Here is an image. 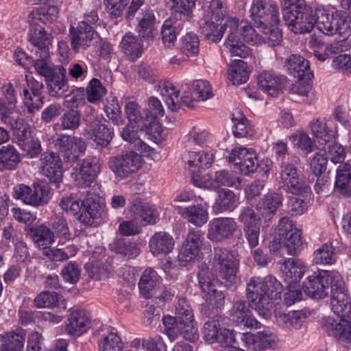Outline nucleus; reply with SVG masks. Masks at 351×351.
Listing matches in <instances>:
<instances>
[{"instance_id":"1","label":"nucleus","mask_w":351,"mask_h":351,"mask_svg":"<svg viewBox=\"0 0 351 351\" xmlns=\"http://www.w3.org/2000/svg\"><path fill=\"white\" fill-rule=\"evenodd\" d=\"M330 298L331 309L340 321L328 319L324 326V330L328 335L344 341L343 346L348 351H351V302L341 277L338 282L333 284Z\"/></svg>"},{"instance_id":"2","label":"nucleus","mask_w":351,"mask_h":351,"mask_svg":"<svg viewBox=\"0 0 351 351\" xmlns=\"http://www.w3.org/2000/svg\"><path fill=\"white\" fill-rule=\"evenodd\" d=\"M281 293V283L272 276H267L263 280L254 276L250 278L246 288L249 305L259 316L266 319L271 315L272 301L280 298Z\"/></svg>"},{"instance_id":"3","label":"nucleus","mask_w":351,"mask_h":351,"mask_svg":"<svg viewBox=\"0 0 351 351\" xmlns=\"http://www.w3.org/2000/svg\"><path fill=\"white\" fill-rule=\"evenodd\" d=\"M172 10L171 17L165 21L162 29V40L167 47L174 45L177 35L186 22L193 16L195 0H168Z\"/></svg>"},{"instance_id":"4","label":"nucleus","mask_w":351,"mask_h":351,"mask_svg":"<svg viewBox=\"0 0 351 351\" xmlns=\"http://www.w3.org/2000/svg\"><path fill=\"white\" fill-rule=\"evenodd\" d=\"M59 205L62 210L77 215L78 220L86 225H91L93 219L98 218L103 210L101 197L90 191H86V196L82 201L68 196L63 197Z\"/></svg>"},{"instance_id":"5","label":"nucleus","mask_w":351,"mask_h":351,"mask_svg":"<svg viewBox=\"0 0 351 351\" xmlns=\"http://www.w3.org/2000/svg\"><path fill=\"white\" fill-rule=\"evenodd\" d=\"M285 23L295 34H305L314 28L316 20L310 5L302 2L293 8L282 9Z\"/></svg>"},{"instance_id":"6","label":"nucleus","mask_w":351,"mask_h":351,"mask_svg":"<svg viewBox=\"0 0 351 351\" xmlns=\"http://www.w3.org/2000/svg\"><path fill=\"white\" fill-rule=\"evenodd\" d=\"M341 276L336 272L322 270L314 272L309 276L303 283V290L309 297L320 299L327 295L329 285L332 288L333 284L338 282Z\"/></svg>"},{"instance_id":"7","label":"nucleus","mask_w":351,"mask_h":351,"mask_svg":"<svg viewBox=\"0 0 351 351\" xmlns=\"http://www.w3.org/2000/svg\"><path fill=\"white\" fill-rule=\"evenodd\" d=\"M142 162V158L138 153L129 151L110 158L108 166L117 178L124 180L138 171Z\"/></svg>"},{"instance_id":"8","label":"nucleus","mask_w":351,"mask_h":351,"mask_svg":"<svg viewBox=\"0 0 351 351\" xmlns=\"http://www.w3.org/2000/svg\"><path fill=\"white\" fill-rule=\"evenodd\" d=\"M213 263L222 278L230 282L236 281L240 264L237 253L226 248L215 247Z\"/></svg>"},{"instance_id":"9","label":"nucleus","mask_w":351,"mask_h":351,"mask_svg":"<svg viewBox=\"0 0 351 351\" xmlns=\"http://www.w3.org/2000/svg\"><path fill=\"white\" fill-rule=\"evenodd\" d=\"M250 12L258 27L274 26L280 22L279 8L274 0H253Z\"/></svg>"},{"instance_id":"10","label":"nucleus","mask_w":351,"mask_h":351,"mask_svg":"<svg viewBox=\"0 0 351 351\" xmlns=\"http://www.w3.org/2000/svg\"><path fill=\"white\" fill-rule=\"evenodd\" d=\"M279 180L288 193L304 196L311 191L302 172L293 164L287 162L281 165Z\"/></svg>"},{"instance_id":"11","label":"nucleus","mask_w":351,"mask_h":351,"mask_svg":"<svg viewBox=\"0 0 351 351\" xmlns=\"http://www.w3.org/2000/svg\"><path fill=\"white\" fill-rule=\"evenodd\" d=\"M98 34L86 21H80L76 26L69 28V37L72 51L74 53H83L92 44L95 36Z\"/></svg>"},{"instance_id":"12","label":"nucleus","mask_w":351,"mask_h":351,"mask_svg":"<svg viewBox=\"0 0 351 351\" xmlns=\"http://www.w3.org/2000/svg\"><path fill=\"white\" fill-rule=\"evenodd\" d=\"M1 91L5 99L8 101V106H6L5 104L0 99L1 119L5 123L10 125L15 134H19L22 128V121L19 117V113L12 111L16 102L13 85L11 83L3 84L1 87Z\"/></svg>"},{"instance_id":"13","label":"nucleus","mask_w":351,"mask_h":351,"mask_svg":"<svg viewBox=\"0 0 351 351\" xmlns=\"http://www.w3.org/2000/svg\"><path fill=\"white\" fill-rule=\"evenodd\" d=\"M221 318L216 315L210 318L203 328L204 340L209 343H219L226 347L235 343L233 333L221 326Z\"/></svg>"},{"instance_id":"14","label":"nucleus","mask_w":351,"mask_h":351,"mask_svg":"<svg viewBox=\"0 0 351 351\" xmlns=\"http://www.w3.org/2000/svg\"><path fill=\"white\" fill-rule=\"evenodd\" d=\"M238 229V225L234 218L217 217L208 224L207 237L214 242H222L234 236Z\"/></svg>"},{"instance_id":"15","label":"nucleus","mask_w":351,"mask_h":351,"mask_svg":"<svg viewBox=\"0 0 351 351\" xmlns=\"http://www.w3.org/2000/svg\"><path fill=\"white\" fill-rule=\"evenodd\" d=\"M239 338L244 343L247 351H265L267 348L278 346V339L269 331L258 332L256 334L244 332L239 334Z\"/></svg>"},{"instance_id":"16","label":"nucleus","mask_w":351,"mask_h":351,"mask_svg":"<svg viewBox=\"0 0 351 351\" xmlns=\"http://www.w3.org/2000/svg\"><path fill=\"white\" fill-rule=\"evenodd\" d=\"M204 240V234L200 230L193 228L189 230L179 254V261L183 265L185 266L197 258Z\"/></svg>"},{"instance_id":"17","label":"nucleus","mask_w":351,"mask_h":351,"mask_svg":"<svg viewBox=\"0 0 351 351\" xmlns=\"http://www.w3.org/2000/svg\"><path fill=\"white\" fill-rule=\"evenodd\" d=\"M226 25L228 27V34L225 46L229 50L231 56L247 58L250 54V50L243 44L240 37H238V19L228 17Z\"/></svg>"},{"instance_id":"18","label":"nucleus","mask_w":351,"mask_h":351,"mask_svg":"<svg viewBox=\"0 0 351 351\" xmlns=\"http://www.w3.org/2000/svg\"><path fill=\"white\" fill-rule=\"evenodd\" d=\"M228 160L244 175H249L258 169V162L255 153L245 147L232 149Z\"/></svg>"},{"instance_id":"19","label":"nucleus","mask_w":351,"mask_h":351,"mask_svg":"<svg viewBox=\"0 0 351 351\" xmlns=\"http://www.w3.org/2000/svg\"><path fill=\"white\" fill-rule=\"evenodd\" d=\"M199 284L203 292L207 294V300L214 308H218L223 304L224 295L216 289V281L208 269H202L198 274Z\"/></svg>"},{"instance_id":"20","label":"nucleus","mask_w":351,"mask_h":351,"mask_svg":"<svg viewBox=\"0 0 351 351\" xmlns=\"http://www.w3.org/2000/svg\"><path fill=\"white\" fill-rule=\"evenodd\" d=\"M101 170L99 159L96 157H87L82 162L79 171L76 174L75 182L77 186L86 188L94 182Z\"/></svg>"},{"instance_id":"21","label":"nucleus","mask_w":351,"mask_h":351,"mask_svg":"<svg viewBox=\"0 0 351 351\" xmlns=\"http://www.w3.org/2000/svg\"><path fill=\"white\" fill-rule=\"evenodd\" d=\"M278 264L282 277L289 286L300 282L306 271L305 263L299 258H285Z\"/></svg>"},{"instance_id":"22","label":"nucleus","mask_w":351,"mask_h":351,"mask_svg":"<svg viewBox=\"0 0 351 351\" xmlns=\"http://www.w3.org/2000/svg\"><path fill=\"white\" fill-rule=\"evenodd\" d=\"M40 161L42 173L47 177L51 182L58 183L62 181L63 171L58 155L53 152H45L42 154Z\"/></svg>"},{"instance_id":"23","label":"nucleus","mask_w":351,"mask_h":351,"mask_svg":"<svg viewBox=\"0 0 351 351\" xmlns=\"http://www.w3.org/2000/svg\"><path fill=\"white\" fill-rule=\"evenodd\" d=\"M90 327V318L84 310H74L69 314L65 327L66 332L71 336L80 337Z\"/></svg>"},{"instance_id":"24","label":"nucleus","mask_w":351,"mask_h":351,"mask_svg":"<svg viewBox=\"0 0 351 351\" xmlns=\"http://www.w3.org/2000/svg\"><path fill=\"white\" fill-rule=\"evenodd\" d=\"M28 39L36 47V54L41 53L44 58L49 56V47L51 45L52 36L46 32L44 27L40 25L30 26Z\"/></svg>"},{"instance_id":"25","label":"nucleus","mask_w":351,"mask_h":351,"mask_svg":"<svg viewBox=\"0 0 351 351\" xmlns=\"http://www.w3.org/2000/svg\"><path fill=\"white\" fill-rule=\"evenodd\" d=\"M49 188L46 184L34 183L33 187L23 184V203L34 206L46 204L49 201Z\"/></svg>"},{"instance_id":"26","label":"nucleus","mask_w":351,"mask_h":351,"mask_svg":"<svg viewBox=\"0 0 351 351\" xmlns=\"http://www.w3.org/2000/svg\"><path fill=\"white\" fill-rule=\"evenodd\" d=\"M132 217L142 225L154 224L158 219L155 208L147 203L136 199L130 208Z\"/></svg>"},{"instance_id":"27","label":"nucleus","mask_w":351,"mask_h":351,"mask_svg":"<svg viewBox=\"0 0 351 351\" xmlns=\"http://www.w3.org/2000/svg\"><path fill=\"white\" fill-rule=\"evenodd\" d=\"M285 67L297 79L311 80L313 76L308 61L300 55L290 56L285 62Z\"/></svg>"},{"instance_id":"28","label":"nucleus","mask_w":351,"mask_h":351,"mask_svg":"<svg viewBox=\"0 0 351 351\" xmlns=\"http://www.w3.org/2000/svg\"><path fill=\"white\" fill-rule=\"evenodd\" d=\"M104 122L106 120L96 121L90 125V131L86 130L84 133L87 138L93 141L97 145L102 147H107L114 136L113 129L106 125Z\"/></svg>"},{"instance_id":"29","label":"nucleus","mask_w":351,"mask_h":351,"mask_svg":"<svg viewBox=\"0 0 351 351\" xmlns=\"http://www.w3.org/2000/svg\"><path fill=\"white\" fill-rule=\"evenodd\" d=\"M149 250L154 256H163L170 253L174 247L173 237L165 232L155 233L149 240Z\"/></svg>"},{"instance_id":"30","label":"nucleus","mask_w":351,"mask_h":351,"mask_svg":"<svg viewBox=\"0 0 351 351\" xmlns=\"http://www.w3.org/2000/svg\"><path fill=\"white\" fill-rule=\"evenodd\" d=\"M317 14V27L326 36H333L337 33V17L338 11L329 13L322 7L317 8L315 10Z\"/></svg>"},{"instance_id":"31","label":"nucleus","mask_w":351,"mask_h":351,"mask_svg":"<svg viewBox=\"0 0 351 351\" xmlns=\"http://www.w3.org/2000/svg\"><path fill=\"white\" fill-rule=\"evenodd\" d=\"M335 189L341 195L351 196V164L341 163L336 169Z\"/></svg>"},{"instance_id":"32","label":"nucleus","mask_w":351,"mask_h":351,"mask_svg":"<svg viewBox=\"0 0 351 351\" xmlns=\"http://www.w3.org/2000/svg\"><path fill=\"white\" fill-rule=\"evenodd\" d=\"M283 81L282 77L268 71H263L258 77L260 88L271 97L278 96L282 91Z\"/></svg>"},{"instance_id":"33","label":"nucleus","mask_w":351,"mask_h":351,"mask_svg":"<svg viewBox=\"0 0 351 351\" xmlns=\"http://www.w3.org/2000/svg\"><path fill=\"white\" fill-rule=\"evenodd\" d=\"M47 89L49 96L60 98L69 89L66 69H58V73L47 80Z\"/></svg>"},{"instance_id":"34","label":"nucleus","mask_w":351,"mask_h":351,"mask_svg":"<svg viewBox=\"0 0 351 351\" xmlns=\"http://www.w3.org/2000/svg\"><path fill=\"white\" fill-rule=\"evenodd\" d=\"M41 152V144L34 130L29 125H23V158H36Z\"/></svg>"},{"instance_id":"35","label":"nucleus","mask_w":351,"mask_h":351,"mask_svg":"<svg viewBox=\"0 0 351 351\" xmlns=\"http://www.w3.org/2000/svg\"><path fill=\"white\" fill-rule=\"evenodd\" d=\"M125 111L129 122L136 124L138 128H143L151 123L150 112L146 110H141L136 101L128 102Z\"/></svg>"},{"instance_id":"36","label":"nucleus","mask_w":351,"mask_h":351,"mask_svg":"<svg viewBox=\"0 0 351 351\" xmlns=\"http://www.w3.org/2000/svg\"><path fill=\"white\" fill-rule=\"evenodd\" d=\"M283 197L278 193L266 195L257 206L258 211L266 219H270L276 210L282 206Z\"/></svg>"},{"instance_id":"37","label":"nucleus","mask_w":351,"mask_h":351,"mask_svg":"<svg viewBox=\"0 0 351 351\" xmlns=\"http://www.w3.org/2000/svg\"><path fill=\"white\" fill-rule=\"evenodd\" d=\"M158 92L169 110L177 111L180 108V91L176 89L172 83L167 81L160 82L158 85Z\"/></svg>"},{"instance_id":"38","label":"nucleus","mask_w":351,"mask_h":351,"mask_svg":"<svg viewBox=\"0 0 351 351\" xmlns=\"http://www.w3.org/2000/svg\"><path fill=\"white\" fill-rule=\"evenodd\" d=\"M179 214L188 222L197 227L205 224L208 219L207 209L200 204L184 207L180 210Z\"/></svg>"},{"instance_id":"39","label":"nucleus","mask_w":351,"mask_h":351,"mask_svg":"<svg viewBox=\"0 0 351 351\" xmlns=\"http://www.w3.org/2000/svg\"><path fill=\"white\" fill-rule=\"evenodd\" d=\"M25 231H27V237H29L38 247H43L44 249L54 241V234L47 226H40L25 228Z\"/></svg>"},{"instance_id":"40","label":"nucleus","mask_w":351,"mask_h":351,"mask_svg":"<svg viewBox=\"0 0 351 351\" xmlns=\"http://www.w3.org/2000/svg\"><path fill=\"white\" fill-rule=\"evenodd\" d=\"M59 11L56 6L51 5L33 10L27 17L30 26L40 25L42 23H51L56 21L58 16Z\"/></svg>"},{"instance_id":"41","label":"nucleus","mask_w":351,"mask_h":351,"mask_svg":"<svg viewBox=\"0 0 351 351\" xmlns=\"http://www.w3.org/2000/svg\"><path fill=\"white\" fill-rule=\"evenodd\" d=\"M237 200L233 191L229 189L221 190L213 206V213L219 214L233 210L237 207Z\"/></svg>"},{"instance_id":"42","label":"nucleus","mask_w":351,"mask_h":351,"mask_svg":"<svg viewBox=\"0 0 351 351\" xmlns=\"http://www.w3.org/2000/svg\"><path fill=\"white\" fill-rule=\"evenodd\" d=\"M311 128L319 147H325L327 143L334 140V132L327 127L324 121L319 119H314L311 122Z\"/></svg>"},{"instance_id":"43","label":"nucleus","mask_w":351,"mask_h":351,"mask_svg":"<svg viewBox=\"0 0 351 351\" xmlns=\"http://www.w3.org/2000/svg\"><path fill=\"white\" fill-rule=\"evenodd\" d=\"M121 47L125 54L132 60L139 58L143 51L142 40L131 33H128L123 37Z\"/></svg>"},{"instance_id":"44","label":"nucleus","mask_w":351,"mask_h":351,"mask_svg":"<svg viewBox=\"0 0 351 351\" xmlns=\"http://www.w3.org/2000/svg\"><path fill=\"white\" fill-rule=\"evenodd\" d=\"M228 80L233 85L247 82L249 77L247 64L242 60H234L229 66Z\"/></svg>"},{"instance_id":"45","label":"nucleus","mask_w":351,"mask_h":351,"mask_svg":"<svg viewBox=\"0 0 351 351\" xmlns=\"http://www.w3.org/2000/svg\"><path fill=\"white\" fill-rule=\"evenodd\" d=\"M34 302L38 308L58 307L66 308L64 300L60 295L54 291H43L34 299Z\"/></svg>"},{"instance_id":"46","label":"nucleus","mask_w":351,"mask_h":351,"mask_svg":"<svg viewBox=\"0 0 351 351\" xmlns=\"http://www.w3.org/2000/svg\"><path fill=\"white\" fill-rule=\"evenodd\" d=\"M313 261L317 265H332L337 261L335 247L331 243L322 245L313 254Z\"/></svg>"},{"instance_id":"47","label":"nucleus","mask_w":351,"mask_h":351,"mask_svg":"<svg viewBox=\"0 0 351 351\" xmlns=\"http://www.w3.org/2000/svg\"><path fill=\"white\" fill-rule=\"evenodd\" d=\"M34 68L36 72L46 78V80L58 73V69H65L62 65H53L49 60V56L43 57L41 53L36 54Z\"/></svg>"},{"instance_id":"48","label":"nucleus","mask_w":351,"mask_h":351,"mask_svg":"<svg viewBox=\"0 0 351 351\" xmlns=\"http://www.w3.org/2000/svg\"><path fill=\"white\" fill-rule=\"evenodd\" d=\"M200 30L206 39L217 43L222 38L225 30L228 32V27H226V22L219 27L214 21H204L200 25Z\"/></svg>"},{"instance_id":"49","label":"nucleus","mask_w":351,"mask_h":351,"mask_svg":"<svg viewBox=\"0 0 351 351\" xmlns=\"http://www.w3.org/2000/svg\"><path fill=\"white\" fill-rule=\"evenodd\" d=\"M20 154L12 145L0 149V170L13 169L20 162Z\"/></svg>"},{"instance_id":"50","label":"nucleus","mask_w":351,"mask_h":351,"mask_svg":"<svg viewBox=\"0 0 351 351\" xmlns=\"http://www.w3.org/2000/svg\"><path fill=\"white\" fill-rule=\"evenodd\" d=\"M158 280V276L152 268L146 269L144 271L140 279L138 287L141 293L145 298H149L152 296V291Z\"/></svg>"},{"instance_id":"51","label":"nucleus","mask_w":351,"mask_h":351,"mask_svg":"<svg viewBox=\"0 0 351 351\" xmlns=\"http://www.w3.org/2000/svg\"><path fill=\"white\" fill-rule=\"evenodd\" d=\"M52 143L56 147L64 153L68 162H75L77 160L79 155L76 154L75 150L73 152V141L69 136L60 134L56 138L53 137Z\"/></svg>"},{"instance_id":"52","label":"nucleus","mask_w":351,"mask_h":351,"mask_svg":"<svg viewBox=\"0 0 351 351\" xmlns=\"http://www.w3.org/2000/svg\"><path fill=\"white\" fill-rule=\"evenodd\" d=\"M199 40L198 36L189 32L180 39V49L183 54L187 57H195L199 53Z\"/></svg>"},{"instance_id":"53","label":"nucleus","mask_w":351,"mask_h":351,"mask_svg":"<svg viewBox=\"0 0 351 351\" xmlns=\"http://www.w3.org/2000/svg\"><path fill=\"white\" fill-rule=\"evenodd\" d=\"M123 344L117 332L104 334L98 341L99 351H123Z\"/></svg>"},{"instance_id":"54","label":"nucleus","mask_w":351,"mask_h":351,"mask_svg":"<svg viewBox=\"0 0 351 351\" xmlns=\"http://www.w3.org/2000/svg\"><path fill=\"white\" fill-rule=\"evenodd\" d=\"M301 234L300 230L295 229L289 235L281 240L283 243V247L287 250L289 255H296L303 249Z\"/></svg>"},{"instance_id":"55","label":"nucleus","mask_w":351,"mask_h":351,"mask_svg":"<svg viewBox=\"0 0 351 351\" xmlns=\"http://www.w3.org/2000/svg\"><path fill=\"white\" fill-rule=\"evenodd\" d=\"M276 317L280 324H284L287 327H291L296 330L301 328L306 320L305 314L302 311L280 313Z\"/></svg>"},{"instance_id":"56","label":"nucleus","mask_w":351,"mask_h":351,"mask_svg":"<svg viewBox=\"0 0 351 351\" xmlns=\"http://www.w3.org/2000/svg\"><path fill=\"white\" fill-rule=\"evenodd\" d=\"M58 125L62 130H75L81 123L80 112L76 110H66L60 118Z\"/></svg>"},{"instance_id":"57","label":"nucleus","mask_w":351,"mask_h":351,"mask_svg":"<svg viewBox=\"0 0 351 351\" xmlns=\"http://www.w3.org/2000/svg\"><path fill=\"white\" fill-rule=\"evenodd\" d=\"M213 162V154L202 151L189 152L186 163L189 167H208Z\"/></svg>"},{"instance_id":"58","label":"nucleus","mask_w":351,"mask_h":351,"mask_svg":"<svg viewBox=\"0 0 351 351\" xmlns=\"http://www.w3.org/2000/svg\"><path fill=\"white\" fill-rule=\"evenodd\" d=\"M1 351H21L22 332L16 330L8 332L1 337Z\"/></svg>"},{"instance_id":"59","label":"nucleus","mask_w":351,"mask_h":351,"mask_svg":"<svg viewBox=\"0 0 351 351\" xmlns=\"http://www.w3.org/2000/svg\"><path fill=\"white\" fill-rule=\"evenodd\" d=\"M232 120L234 123L232 132L234 136L243 138L252 135V130L247 126V119L241 112L234 113Z\"/></svg>"},{"instance_id":"60","label":"nucleus","mask_w":351,"mask_h":351,"mask_svg":"<svg viewBox=\"0 0 351 351\" xmlns=\"http://www.w3.org/2000/svg\"><path fill=\"white\" fill-rule=\"evenodd\" d=\"M106 88L97 78H93L86 88V99L90 103L99 101L106 94Z\"/></svg>"},{"instance_id":"61","label":"nucleus","mask_w":351,"mask_h":351,"mask_svg":"<svg viewBox=\"0 0 351 351\" xmlns=\"http://www.w3.org/2000/svg\"><path fill=\"white\" fill-rule=\"evenodd\" d=\"M241 36L244 42L261 44L260 34H258L250 22L238 21V36Z\"/></svg>"},{"instance_id":"62","label":"nucleus","mask_w":351,"mask_h":351,"mask_svg":"<svg viewBox=\"0 0 351 351\" xmlns=\"http://www.w3.org/2000/svg\"><path fill=\"white\" fill-rule=\"evenodd\" d=\"M271 25H264L261 27L260 34L261 44L267 43L270 46H276L282 40V33L277 27H271Z\"/></svg>"},{"instance_id":"63","label":"nucleus","mask_w":351,"mask_h":351,"mask_svg":"<svg viewBox=\"0 0 351 351\" xmlns=\"http://www.w3.org/2000/svg\"><path fill=\"white\" fill-rule=\"evenodd\" d=\"M293 147L308 154L313 151V143L308 135L302 131H298L289 136Z\"/></svg>"},{"instance_id":"64","label":"nucleus","mask_w":351,"mask_h":351,"mask_svg":"<svg viewBox=\"0 0 351 351\" xmlns=\"http://www.w3.org/2000/svg\"><path fill=\"white\" fill-rule=\"evenodd\" d=\"M165 325L164 332L171 341H174L179 335H182V319H178L171 316L163 317Z\"/></svg>"}]
</instances>
